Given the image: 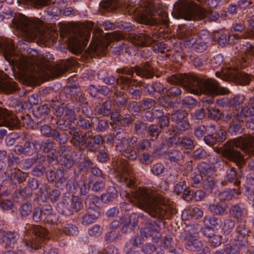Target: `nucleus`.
<instances>
[{"label": "nucleus", "instance_id": "20e7f679", "mask_svg": "<svg viewBox=\"0 0 254 254\" xmlns=\"http://www.w3.org/2000/svg\"><path fill=\"white\" fill-rule=\"evenodd\" d=\"M134 195L139 207L152 217L159 219L169 217L167 203L159 189L155 187L139 188L136 190Z\"/></svg>", "mask_w": 254, "mask_h": 254}, {"label": "nucleus", "instance_id": "c9c22d12", "mask_svg": "<svg viewBox=\"0 0 254 254\" xmlns=\"http://www.w3.org/2000/svg\"><path fill=\"white\" fill-rule=\"evenodd\" d=\"M112 108V101L107 100L96 106L95 111L99 115L107 116L110 114Z\"/></svg>", "mask_w": 254, "mask_h": 254}, {"label": "nucleus", "instance_id": "052dcab7", "mask_svg": "<svg viewBox=\"0 0 254 254\" xmlns=\"http://www.w3.org/2000/svg\"><path fill=\"white\" fill-rule=\"evenodd\" d=\"M212 39L217 42L218 44L222 47L227 43V35L223 33L222 31H217L214 33Z\"/></svg>", "mask_w": 254, "mask_h": 254}, {"label": "nucleus", "instance_id": "7c9ffc66", "mask_svg": "<svg viewBox=\"0 0 254 254\" xmlns=\"http://www.w3.org/2000/svg\"><path fill=\"white\" fill-rule=\"evenodd\" d=\"M50 111V109L47 105H41L33 110V115L37 118L42 119L40 121V123H42V122H45L47 119H49L48 114Z\"/></svg>", "mask_w": 254, "mask_h": 254}, {"label": "nucleus", "instance_id": "423d86ee", "mask_svg": "<svg viewBox=\"0 0 254 254\" xmlns=\"http://www.w3.org/2000/svg\"><path fill=\"white\" fill-rule=\"evenodd\" d=\"M0 53L5 59L10 64L16 65L22 72H34L36 71L35 64L36 58L34 54L24 56L16 54L14 46L11 42L7 39H0Z\"/></svg>", "mask_w": 254, "mask_h": 254}, {"label": "nucleus", "instance_id": "0e129e2a", "mask_svg": "<svg viewBox=\"0 0 254 254\" xmlns=\"http://www.w3.org/2000/svg\"><path fill=\"white\" fill-rule=\"evenodd\" d=\"M32 209V204L29 202H26L20 205L19 211L22 217H26L29 215L32 212H33Z\"/></svg>", "mask_w": 254, "mask_h": 254}, {"label": "nucleus", "instance_id": "5fc2aeb1", "mask_svg": "<svg viewBox=\"0 0 254 254\" xmlns=\"http://www.w3.org/2000/svg\"><path fill=\"white\" fill-rule=\"evenodd\" d=\"M162 223H164L161 220L152 221L148 220L145 223V227L147 228L148 230L152 231V233H159L161 228L160 225Z\"/></svg>", "mask_w": 254, "mask_h": 254}, {"label": "nucleus", "instance_id": "aec40b11", "mask_svg": "<svg viewBox=\"0 0 254 254\" xmlns=\"http://www.w3.org/2000/svg\"><path fill=\"white\" fill-rule=\"evenodd\" d=\"M64 206L62 209V213L66 216H70L75 212H77L83 207L81 199L76 196L71 197L69 205L64 203Z\"/></svg>", "mask_w": 254, "mask_h": 254}, {"label": "nucleus", "instance_id": "bb28decb", "mask_svg": "<svg viewBox=\"0 0 254 254\" xmlns=\"http://www.w3.org/2000/svg\"><path fill=\"white\" fill-rule=\"evenodd\" d=\"M100 216L98 209H87V212L80 218V222L83 225L94 223Z\"/></svg>", "mask_w": 254, "mask_h": 254}, {"label": "nucleus", "instance_id": "f8f14e48", "mask_svg": "<svg viewBox=\"0 0 254 254\" xmlns=\"http://www.w3.org/2000/svg\"><path fill=\"white\" fill-rule=\"evenodd\" d=\"M254 138L250 135L243 134L239 136V150L246 154L244 156L239 151V166L246 159L251 158L248 167L254 171Z\"/></svg>", "mask_w": 254, "mask_h": 254}, {"label": "nucleus", "instance_id": "2eb2a0df", "mask_svg": "<svg viewBox=\"0 0 254 254\" xmlns=\"http://www.w3.org/2000/svg\"><path fill=\"white\" fill-rule=\"evenodd\" d=\"M238 138L227 141L223 148L218 149V152L238 166Z\"/></svg>", "mask_w": 254, "mask_h": 254}, {"label": "nucleus", "instance_id": "e2e57ef3", "mask_svg": "<svg viewBox=\"0 0 254 254\" xmlns=\"http://www.w3.org/2000/svg\"><path fill=\"white\" fill-rule=\"evenodd\" d=\"M121 235L120 233L116 230H112L106 233L105 240L107 243H112L120 240Z\"/></svg>", "mask_w": 254, "mask_h": 254}, {"label": "nucleus", "instance_id": "69168bd1", "mask_svg": "<svg viewBox=\"0 0 254 254\" xmlns=\"http://www.w3.org/2000/svg\"><path fill=\"white\" fill-rule=\"evenodd\" d=\"M63 232L68 236H75L78 233V229L75 225L68 223L64 227Z\"/></svg>", "mask_w": 254, "mask_h": 254}, {"label": "nucleus", "instance_id": "0eeeda50", "mask_svg": "<svg viewBox=\"0 0 254 254\" xmlns=\"http://www.w3.org/2000/svg\"><path fill=\"white\" fill-rule=\"evenodd\" d=\"M33 235L30 238L26 239L24 242L27 249L30 251L40 249V253L43 254H58L55 249L50 246L45 247L43 244L49 239L48 231L41 226L36 225L32 229Z\"/></svg>", "mask_w": 254, "mask_h": 254}, {"label": "nucleus", "instance_id": "4be33fe9", "mask_svg": "<svg viewBox=\"0 0 254 254\" xmlns=\"http://www.w3.org/2000/svg\"><path fill=\"white\" fill-rule=\"evenodd\" d=\"M174 192L177 195L182 194L183 198L187 201H189L192 198L193 191L187 186L185 180L181 181L176 184L174 186Z\"/></svg>", "mask_w": 254, "mask_h": 254}, {"label": "nucleus", "instance_id": "680f3d73", "mask_svg": "<svg viewBox=\"0 0 254 254\" xmlns=\"http://www.w3.org/2000/svg\"><path fill=\"white\" fill-rule=\"evenodd\" d=\"M44 216V205L35 207L33 210L32 218L36 222H43Z\"/></svg>", "mask_w": 254, "mask_h": 254}, {"label": "nucleus", "instance_id": "412c9836", "mask_svg": "<svg viewBox=\"0 0 254 254\" xmlns=\"http://www.w3.org/2000/svg\"><path fill=\"white\" fill-rule=\"evenodd\" d=\"M215 75L223 81H231L236 84L238 83V69L236 67L223 68L221 71L216 72Z\"/></svg>", "mask_w": 254, "mask_h": 254}, {"label": "nucleus", "instance_id": "de8ad7c7", "mask_svg": "<svg viewBox=\"0 0 254 254\" xmlns=\"http://www.w3.org/2000/svg\"><path fill=\"white\" fill-rule=\"evenodd\" d=\"M56 144L55 142L52 140L47 139L46 141L40 142V149L44 153H49L52 151L56 152V149H55Z\"/></svg>", "mask_w": 254, "mask_h": 254}, {"label": "nucleus", "instance_id": "39448f33", "mask_svg": "<svg viewBox=\"0 0 254 254\" xmlns=\"http://www.w3.org/2000/svg\"><path fill=\"white\" fill-rule=\"evenodd\" d=\"M176 19L183 18L187 20L202 19L207 17L211 21H215L219 17L217 11L201 9L192 0H179L174 5L172 12Z\"/></svg>", "mask_w": 254, "mask_h": 254}, {"label": "nucleus", "instance_id": "6ab92c4d", "mask_svg": "<svg viewBox=\"0 0 254 254\" xmlns=\"http://www.w3.org/2000/svg\"><path fill=\"white\" fill-rule=\"evenodd\" d=\"M17 84L3 71H0V92L6 94L14 93L18 90Z\"/></svg>", "mask_w": 254, "mask_h": 254}, {"label": "nucleus", "instance_id": "e433bc0d", "mask_svg": "<svg viewBox=\"0 0 254 254\" xmlns=\"http://www.w3.org/2000/svg\"><path fill=\"white\" fill-rule=\"evenodd\" d=\"M118 196V191L115 188L110 187L108 188L106 193L102 194L101 196V201L108 203L115 199Z\"/></svg>", "mask_w": 254, "mask_h": 254}, {"label": "nucleus", "instance_id": "09e8293b", "mask_svg": "<svg viewBox=\"0 0 254 254\" xmlns=\"http://www.w3.org/2000/svg\"><path fill=\"white\" fill-rule=\"evenodd\" d=\"M210 129V133H213L216 142H223L226 139V132L222 128H220L216 132L215 131V127L213 125L208 126Z\"/></svg>", "mask_w": 254, "mask_h": 254}, {"label": "nucleus", "instance_id": "9b49d317", "mask_svg": "<svg viewBox=\"0 0 254 254\" xmlns=\"http://www.w3.org/2000/svg\"><path fill=\"white\" fill-rule=\"evenodd\" d=\"M247 210L244 206H239V217H241L239 223V254H254V247L251 246L246 238L250 233L249 228H246L245 225L242 223L246 222L247 217Z\"/></svg>", "mask_w": 254, "mask_h": 254}, {"label": "nucleus", "instance_id": "bf43d9fd", "mask_svg": "<svg viewBox=\"0 0 254 254\" xmlns=\"http://www.w3.org/2000/svg\"><path fill=\"white\" fill-rule=\"evenodd\" d=\"M9 105L13 108L16 112H22L26 109L30 108V106L25 102H19L16 100L11 101Z\"/></svg>", "mask_w": 254, "mask_h": 254}, {"label": "nucleus", "instance_id": "3c124183", "mask_svg": "<svg viewBox=\"0 0 254 254\" xmlns=\"http://www.w3.org/2000/svg\"><path fill=\"white\" fill-rule=\"evenodd\" d=\"M197 169L200 174L207 176L211 175L214 172L212 166L205 162H201L199 163L197 165Z\"/></svg>", "mask_w": 254, "mask_h": 254}, {"label": "nucleus", "instance_id": "1a4fd4ad", "mask_svg": "<svg viewBox=\"0 0 254 254\" xmlns=\"http://www.w3.org/2000/svg\"><path fill=\"white\" fill-rule=\"evenodd\" d=\"M105 141L103 136L100 134L93 135L90 130L86 131L84 134L80 131L73 141L72 145L80 151L86 149L89 152L96 153L99 147L103 145Z\"/></svg>", "mask_w": 254, "mask_h": 254}, {"label": "nucleus", "instance_id": "37998d69", "mask_svg": "<svg viewBox=\"0 0 254 254\" xmlns=\"http://www.w3.org/2000/svg\"><path fill=\"white\" fill-rule=\"evenodd\" d=\"M148 128V124L142 121H137L134 124V131L138 135H145L147 133Z\"/></svg>", "mask_w": 254, "mask_h": 254}, {"label": "nucleus", "instance_id": "58836bf2", "mask_svg": "<svg viewBox=\"0 0 254 254\" xmlns=\"http://www.w3.org/2000/svg\"><path fill=\"white\" fill-rule=\"evenodd\" d=\"M189 41V45H191L192 49L197 53H201L206 50L209 43V42L197 39L194 40L193 38H191Z\"/></svg>", "mask_w": 254, "mask_h": 254}, {"label": "nucleus", "instance_id": "473e14b6", "mask_svg": "<svg viewBox=\"0 0 254 254\" xmlns=\"http://www.w3.org/2000/svg\"><path fill=\"white\" fill-rule=\"evenodd\" d=\"M140 237L143 241L149 240L152 243H155L158 242L161 238V235L159 233L154 235V233L145 227L140 230Z\"/></svg>", "mask_w": 254, "mask_h": 254}, {"label": "nucleus", "instance_id": "c756f323", "mask_svg": "<svg viewBox=\"0 0 254 254\" xmlns=\"http://www.w3.org/2000/svg\"><path fill=\"white\" fill-rule=\"evenodd\" d=\"M60 130L64 131H67V134H69L71 136L70 142L72 144L73 141L75 139L80 131L77 127L72 126V123L67 121L65 124L61 127H59Z\"/></svg>", "mask_w": 254, "mask_h": 254}, {"label": "nucleus", "instance_id": "7ed1b4c3", "mask_svg": "<svg viewBox=\"0 0 254 254\" xmlns=\"http://www.w3.org/2000/svg\"><path fill=\"white\" fill-rule=\"evenodd\" d=\"M168 81L180 85L188 92L196 95H225L229 92L227 88L221 86L215 79L195 74H173L168 77Z\"/></svg>", "mask_w": 254, "mask_h": 254}, {"label": "nucleus", "instance_id": "f257e3e1", "mask_svg": "<svg viewBox=\"0 0 254 254\" xmlns=\"http://www.w3.org/2000/svg\"><path fill=\"white\" fill-rule=\"evenodd\" d=\"M134 0L128 1L118 0H103L100 3V6L107 11L118 10L124 14H128L136 21L142 24L149 25L167 26L169 20L165 12L156 10L152 4L147 6H141L135 4Z\"/></svg>", "mask_w": 254, "mask_h": 254}, {"label": "nucleus", "instance_id": "c03bdc74", "mask_svg": "<svg viewBox=\"0 0 254 254\" xmlns=\"http://www.w3.org/2000/svg\"><path fill=\"white\" fill-rule=\"evenodd\" d=\"M148 129L147 133L151 141L157 140L162 131L161 127L157 124L150 125Z\"/></svg>", "mask_w": 254, "mask_h": 254}, {"label": "nucleus", "instance_id": "6e6d98bb", "mask_svg": "<svg viewBox=\"0 0 254 254\" xmlns=\"http://www.w3.org/2000/svg\"><path fill=\"white\" fill-rule=\"evenodd\" d=\"M134 119L135 117L130 114H126L123 115L120 118L118 126L124 127H129L134 121Z\"/></svg>", "mask_w": 254, "mask_h": 254}, {"label": "nucleus", "instance_id": "393cba45", "mask_svg": "<svg viewBox=\"0 0 254 254\" xmlns=\"http://www.w3.org/2000/svg\"><path fill=\"white\" fill-rule=\"evenodd\" d=\"M26 186L32 191L39 189L40 195H43L47 190L48 184L46 183H42L38 179L34 177L29 178L27 181Z\"/></svg>", "mask_w": 254, "mask_h": 254}, {"label": "nucleus", "instance_id": "8fccbe9b", "mask_svg": "<svg viewBox=\"0 0 254 254\" xmlns=\"http://www.w3.org/2000/svg\"><path fill=\"white\" fill-rule=\"evenodd\" d=\"M52 138L60 145L65 144L68 140L67 133H61L56 129L54 130Z\"/></svg>", "mask_w": 254, "mask_h": 254}, {"label": "nucleus", "instance_id": "a18cd8bd", "mask_svg": "<svg viewBox=\"0 0 254 254\" xmlns=\"http://www.w3.org/2000/svg\"><path fill=\"white\" fill-rule=\"evenodd\" d=\"M40 145L39 141H35L34 142L30 140H26L23 144L24 155L31 156L35 152V147L36 145Z\"/></svg>", "mask_w": 254, "mask_h": 254}, {"label": "nucleus", "instance_id": "6e6552de", "mask_svg": "<svg viewBox=\"0 0 254 254\" xmlns=\"http://www.w3.org/2000/svg\"><path fill=\"white\" fill-rule=\"evenodd\" d=\"M12 23L15 28L27 38V40L41 38L43 35L40 24L23 14H15L13 18Z\"/></svg>", "mask_w": 254, "mask_h": 254}, {"label": "nucleus", "instance_id": "4c0bfd02", "mask_svg": "<svg viewBox=\"0 0 254 254\" xmlns=\"http://www.w3.org/2000/svg\"><path fill=\"white\" fill-rule=\"evenodd\" d=\"M19 239V235L16 232H6L2 238V241L7 248H13Z\"/></svg>", "mask_w": 254, "mask_h": 254}, {"label": "nucleus", "instance_id": "5701e85b", "mask_svg": "<svg viewBox=\"0 0 254 254\" xmlns=\"http://www.w3.org/2000/svg\"><path fill=\"white\" fill-rule=\"evenodd\" d=\"M225 119L229 125L228 132L232 135H236L238 132V110L230 111Z\"/></svg>", "mask_w": 254, "mask_h": 254}, {"label": "nucleus", "instance_id": "4d7b16f0", "mask_svg": "<svg viewBox=\"0 0 254 254\" xmlns=\"http://www.w3.org/2000/svg\"><path fill=\"white\" fill-rule=\"evenodd\" d=\"M143 240L141 238L137 235L132 237L125 245L124 249H132V248H138L143 244Z\"/></svg>", "mask_w": 254, "mask_h": 254}, {"label": "nucleus", "instance_id": "49530a36", "mask_svg": "<svg viewBox=\"0 0 254 254\" xmlns=\"http://www.w3.org/2000/svg\"><path fill=\"white\" fill-rule=\"evenodd\" d=\"M46 192V193L44 194L45 198L50 199L52 202L58 201L61 195V191L57 189L51 190L48 185Z\"/></svg>", "mask_w": 254, "mask_h": 254}, {"label": "nucleus", "instance_id": "79ce46f5", "mask_svg": "<svg viewBox=\"0 0 254 254\" xmlns=\"http://www.w3.org/2000/svg\"><path fill=\"white\" fill-rule=\"evenodd\" d=\"M179 35L181 39H188L186 40L187 43L190 42V37L194 34L195 31L194 29L186 26V25H181L179 26Z\"/></svg>", "mask_w": 254, "mask_h": 254}, {"label": "nucleus", "instance_id": "4468645a", "mask_svg": "<svg viewBox=\"0 0 254 254\" xmlns=\"http://www.w3.org/2000/svg\"><path fill=\"white\" fill-rule=\"evenodd\" d=\"M117 84L122 87V88L127 87V91L131 98L136 100H140L143 93V89L141 85V81H137L130 77L120 76L117 81Z\"/></svg>", "mask_w": 254, "mask_h": 254}, {"label": "nucleus", "instance_id": "13d9d810", "mask_svg": "<svg viewBox=\"0 0 254 254\" xmlns=\"http://www.w3.org/2000/svg\"><path fill=\"white\" fill-rule=\"evenodd\" d=\"M77 126L83 130L91 129L93 126L92 120L85 119L84 117L79 116L77 121Z\"/></svg>", "mask_w": 254, "mask_h": 254}, {"label": "nucleus", "instance_id": "dca6fc26", "mask_svg": "<svg viewBox=\"0 0 254 254\" xmlns=\"http://www.w3.org/2000/svg\"><path fill=\"white\" fill-rule=\"evenodd\" d=\"M248 24L250 28V32H247V33L239 35V46H241L239 53H248L251 54L254 52V43H251L249 39L246 41L241 40L251 36L254 38V17L248 21Z\"/></svg>", "mask_w": 254, "mask_h": 254}, {"label": "nucleus", "instance_id": "603ef678", "mask_svg": "<svg viewBox=\"0 0 254 254\" xmlns=\"http://www.w3.org/2000/svg\"><path fill=\"white\" fill-rule=\"evenodd\" d=\"M66 171L63 167H60L56 170V186L58 188L61 187V185L65 183L66 181L65 173Z\"/></svg>", "mask_w": 254, "mask_h": 254}, {"label": "nucleus", "instance_id": "ea45409f", "mask_svg": "<svg viewBox=\"0 0 254 254\" xmlns=\"http://www.w3.org/2000/svg\"><path fill=\"white\" fill-rule=\"evenodd\" d=\"M228 206L224 202L211 204L208 207V210L213 214L222 216L225 212Z\"/></svg>", "mask_w": 254, "mask_h": 254}, {"label": "nucleus", "instance_id": "f03ea898", "mask_svg": "<svg viewBox=\"0 0 254 254\" xmlns=\"http://www.w3.org/2000/svg\"><path fill=\"white\" fill-rule=\"evenodd\" d=\"M93 31V36L89 47L92 53L103 55L108 47L109 43L103 35V30L98 27L94 26V23L87 21L84 23H73L69 29L66 28L65 34L72 33L74 42L71 44L72 52L78 55L83 50L82 45H85L88 41Z\"/></svg>", "mask_w": 254, "mask_h": 254}, {"label": "nucleus", "instance_id": "a19ab883", "mask_svg": "<svg viewBox=\"0 0 254 254\" xmlns=\"http://www.w3.org/2000/svg\"><path fill=\"white\" fill-rule=\"evenodd\" d=\"M85 204L87 209H98L100 206V199L99 197L94 195H88L85 199Z\"/></svg>", "mask_w": 254, "mask_h": 254}, {"label": "nucleus", "instance_id": "338daca9", "mask_svg": "<svg viewBox=\"0 0 254 254\" xmlns=\"http://www.w3.org/2000/svg\"><path fill=\"white\" fill-rule=\"evenodd\" d=\"M138 217L136 213H131L128 217L126 218L125 222L129 226V229L132 230L137 225Z\"/></svg>", "mask_w": 254, "mask_h": 254}, {"label": "nucleus", "instance_id": "b1692460", "mask_svg": "<svg viewBox=\"0 0 254 254\" xmlns=\"http://www.w3.org/2000/svg\"><path fill=\"white\" fill-rule=\"evenodd\" d=\"M59 217L54 212L52 206L49 204H44V216L43 222L52 226L58 224Z\"/></svg>", "mask_w": 254, "mask_h": 254}, {"label": "nucleus", "instance_id": "774afa93", "mask_svg": "<svg viewBox=\"0 0 254 254\" xmlns=\"http://www.w3.org/2000/svg\"><path fill=\"white\" fill-rule=\"evenodd\" d=\"M26 177V174L18 170L11 173V180L13 182L16 181L18 184H21L25 181Z\"/></svg>", "mask_w": 254, "mask_h": 254}, {"label": "nucleus", "instance_id": "cd10ccee", "mask_svg": "<svg viewBox=\"0 0 254 254\" xmlns=\"http://www.w3.org/2000/svg\"><path fill=\"white\" fill-rule=\"evenodd\" d=\"M166 155L171 163L178 164V165L182 164L185 157L183 152L176 149L169 150L166 153Z\"/></svg>", "mask_w": 254, "mask_h": 254}, {"label": "nucleus", "instance_id": "72a5a7b5", "mask_svg": "<svg viewBox=\"0 0 254 254\" xmlns=\"http://www.w3.org/2000/svg\"><path fill=\"white\" fill-rule=\"evenodd\" d=\"M203 223L205 226L217 230L220 229L221 226V220L212 216H205L203 218Z\"/></svg>", "mask_w": 254, "mask_h": 254}, {"label": "nucleus", "instance_id": "a211bd4d", "mask_svg": "<svg viewBox=\"0 0 254 254\" xmlns=\"http://www.w3.org/2000/svg\"><path fill=\"white\" fill-rule=\"evenodd\" d=\"M127 141V138L115 143V150L120 152L122 156L130 160L135 161L137 159L138 154L134 148L128 147Z\"/></svg>", "mask_w": 254, "mask_h": 254}, {"label": "nucleus", "instance_id": "f3484780", "mask_svg": "<svg viewBox=\"0 0 254 254\" xmlns=\"http://www.w3.org/2000/svg\"><path fill=\"white\" fill-rule=\"evenodd\" d=\"M188 113L185 110H178L171 115V120L176 129L184 131L190 127V124L187 119Z\"/></svg>", "mask_w": 254, "mask_h": 254}, {"label": "nucleus", "instance_id": "f704fd0d", "mask_svg": "<svg viewBox=\"0 0 254 254\" xmlns=\"http://www.w3.org/2000/svg\"><path fill=\"white\" fill-rule=\"evenodd\" d=\"M155 38H157L156 34L153 35V37L146 34H140L136 37V44L139 46H149L155 41Z\"/></svg>", "mask_w": 254, "mask_h": 254}, {"label": "nucleus", "instance_id": "864d4df0", "mask_svg": "<svg viewBox=\"0 0 254 254\" xmlns=\"http://www.w3.org/2000/svg\"><path fill=\"white\" fill-rule=\"evenodd\" d=\"M208 58L206 56L200 55L191 57V62L196 68H200L207 64Z\"/></svg>", "mask_w": 254, "mask_h": 254}, {"label": "nucleus", "instance_id": "a878e982", "mask_svg": "<svg viewBox=\"0 0 254 254\" xmlns=\"http://www.w3.org/2000/svg\"><path fill=\"white\" fill-rule=\"evenodd\" d=\"M169 136L166 137L165 141L169 147H176L180 146L182 138L181 134L176 129H169L166 131Z\"/></svg>", "mask_w": 254, "mask_h": 254}, {"label": "nucleus", "instance_id": "2f4dec72", "mask_svg": "<svg viewBox=\"0 0 254 254\" xmlns=\"http://www.w3.org/2000/svg\"><path fill=\"white\" fill-rule=\"evenodd\" d=\"M203 244L202 242L197 239L196 237L190 236L188 241L186 242L185 247L189 251L197 252L201 248Z\"/></svg>", "mask_w": 254, "mask_h": 254}, {"label": "nucleus", "instance_id": "c85d7f7f", "mask_svg": "<svg viewBox=\"0 0 254 254\" xmlns=\"http://www.w3.org/2000/svg\"><path fill=\"white\" fill-rule=\"evenodd\" d=\"M55 0H18L19 2L22 3L27 6H32L35 8H41L54 3Z\"/></svg>", "mask_w": 254, "mask_h": 254}, {"label": "nucleus", "instance_id": "9d476101", "mask_svg": "<svg viewBox=\"0 0 254 254\" xmlns=\"http://www.w3.org/2000/svg\"><path fill=\"white\" fill-rule=\"evenodd\" d=\"M19 120L13 112L5 108H0V126H5L10 129L17 128L22 124L27 128H33L34 122L28 114L20 116Z\"/></svg>", "mask_w": 254, "mask_h": 254}, {"label": "nucleus", "instance_id": "ddd939ff", "mask_svg": "<svg viewBox=\"0 0 254 254\" xmlns=\"http://www.w3.org/2000/svg\"><path fill=\"white\" fill-rule=\"evenodd\" d=\"M117 72L119 74H126L132 78L134 73L141 78L146 79L152 78L154 76L153 68L148 62L142 63L140 65H136L134 67H124L117 70Z\"/></svg>", "mask_w": 254, "mask_h": 254}]
</instances>
